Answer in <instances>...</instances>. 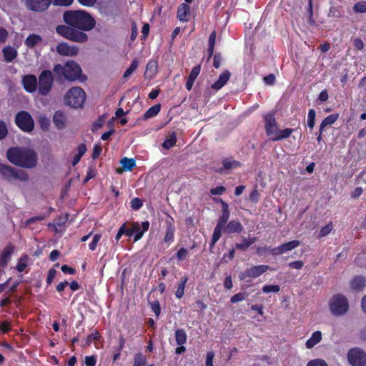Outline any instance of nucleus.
<instances>
[{"mask_svg":"<svg viewBox=\"0 0 366 366\" xmlns=\"http://www.w3.org/2000/svg\"><path fill=\"white\" fill-rule=\"evenodd\" d=\"M64 24L57 25L56 33L71 41L84 44L88 41L85 33L92 30L96 26V20L86 11L68 10L63 14Z\"/></svg>","mask_w":366,"mask_h":366,"instance_id":"obj_1","label":"nucleus"},{"mask_svg":"<svg viewBox=\"0 0 366 366\" xmlns=\"http://www.w3.org/2000/svg\"><path fill=\"white\" fill-rule=\"evenodd\" d=\"M8 160L13 164L26 169H33L37 164V154L27 147H12L6 152Z\"/></svg>","mask_w":366,"mask_h":366,"instance_id":"obj_2","label":"nucleus"},{"mask_svg":"<svg viewBox=\"0 0 366 366\" xmlns=\"http://www.w3.org/2000/svg\"><path fill=\"white\" fill-rule=\"evenodd\" d=\"M54 71L58 76H62L69 81H75L80 78L81 69L79 64L73 60L68 61L64 66L56 64L54 66Z\"/></svg>","mask_w":366,"mask_h":366,"instance_id":"obj_3","label":"nucleus"},{"mask_svg":"<svg viewBox=\"0 0 366 366\" xmlns=\"http://www.w3.org/2000/svg\"><path fill=\"white\" fill-rule=\"evenodd\" d=\"M330 312L335 317L345 315L350 309L347 298L342 294H335L328 302Z\"/></svg>","mask_w":366,"mask_h":366,"instance_id":"obj_4","label":"nucleus"},{"mask_svg":"<svg viewBox=\"0 0 366 366\" xmlns=\"http://www.w3.org/2000/svg\"><path fill=\"white\" fill-rule=\"evenodd\" d=\"M86 99L85 92L79 86L71 88L64 96V103L72 108H79Z\"/></svg>","mask_w":366,"mask_h":366,"instance_id":"obj_5","label":"nucleus"},{"mask_svg":"<svg viewBox=\"0 0 366 366\" xmlns=\"http://www.w3.org/2000/svg\"><path fill=\"white\" fill-rule=\"evenodd\" d=\"M0 174L8 182L14 180L27 182L29 180V175L25 171L17 169L6 164H0Z\"/></svg>","mask_w":366,"mask_h":366,"instance_id":"obj_6","label":"nucleus"},{"mask_svg":"<svg viewBox=\"0 0 366 366\" xmlns=\"http://www.w3.org/2000/svg\"><path fill=\"white\" fill-rule=\"evenodd\" d=\"M54 76L50 70H43L39 76L38 92L41 96H46L51 90Z\"/></svg>","mask_w":366,"mask_h":366,"instance_id":"obj_7","label":"nucleus"},{"mask_svg":"<svg viewBox=\"0 0 366 366\" xmlns=\"http://www.w3.org/2000/svg\"><path fill=\"white\" fill-rule=\"evenodd\" d=\"M15 124L21 130L25 132H31L34 128V119L26 111H20L16 114Z\"/></svg>","mask_w":366,"mask_h":366,"instance_id":"obj_8","label":"nucleus"},{"mask_svg":"<svg viewBox=\"0 0 366 366\" xmlns=\"http://www.w3.org/2000/svg\"><path fill=\"white\" fill-rule=\"evenodd\" d=\"M270 267L265 264L252 266L247 268L244 271L242 272L239 274V280H247L248 278H257L266 272Z\"/></svg>","mask_w":366,"mask_h":366,"instance_id":"obj_9","label":"nucleus"},{"mask_svg":"<svg viewBox=\"0 0 366 366\" xmlns=\"http://www.w3.org/2000/svg\"><path fill=\"white\" fill-rule=\"evenodd\" d=\"M347 359L352 366L366 365V353L360 348L350 349L347 353Z\"/></svg>","mask_w":366,"mask_h":366,"instance_id":"obj_10","label":"nucleus"},{"mask_svg":"<svg viewBox=\"0 0 366 366\" xmlns=\"http://www.w3.org/2000/svg\"><path fill=\"white\" fill-rule=\"evenodd\" d=\"M276 110H272L263 115L266 134L271 137L277 130V123L275 119Z\"/></svg>","mask_w":366,"mask_h":366,"instance_id":"obj_11","label":"nucleus"},{"mask_svg":"<svg viewBox=\"0 0 366 366\" xmlns=\"http://www.w3.org/2000/svg\"><path fill=\"white\" fill-rule=\"evenodd\" d=\"M52 0H25L26 7L34 12H43L48 9Z\"/></svg>","mask_w":366,"mask_h":366,"instance_id":"obj_12","label":"nucleus"},{"mask_svg":"<svg viewBox=\"0 0 366 366\" xmlns=\"http://www.w3.org/2000/svg\"><path fill=\"white\" fill-rule=\"evenodd\" d=\"M56 52L61 56H74L79 53V48L69 45L67 42H61L56 47Z\"/></svg>","mask_w":366,"mask_h":366,"instance_id":"obj_13","label":"nucleus"},{"mask_svg":"<svg viewBox=\"0 0 366 366\" xmlns=\"http://www.w3.org/2000/svg\"><path fill=\"white\" fill-rule=\"evenodd\" d=\"M300 244V242L298 240H292V241L283 243L277 247L272 248V254L274 256L282 254L287 252H289V251H291V250L295 249Z\"/></svg>","mask_w":366,"mask_h":366,"instance_id":"obj_14","label":"nucleus"},{"mask_svg":"<svg viewBox=\"0 0 366 366\" xmlns=\"http://www.w3.org/2000/svg\"><path fill=\"white\" fill-rule=\"evenodd\" d=\"M166 230L164 241L170 244L174 240L175 226L173 218L170 216L165 220Z\"/></svg>","mask_w":366,"mask_h":366,"instance_id":"obj_15","label":"nucleus"},{"mask_svg":"<svg viewBox=\"0 0 366 366\" xmlns=\"http://www.w3.org/2000/svg\"><path fill=\"white\" fill-rule=\"evenodd\" d=\"M24 89L29 93H34L37 89V79L34 74H27L22 78Z\"/></svg>","mask_w":366,"mask_h":366,"instance_id":"obj_16","label":"nucleus"},{"mask_svg":"<svg viewBox=\"0 0 366 366\" xmlns=\"http://www.w3.org/2000/svg\"><path fill=\"white\" fill-rule=\"evenodd\" d=\"M132 231L134 236V242H137L139 240L144 232L149 229V221H144L142 222V229L139 226V224L137 222H133L132 223Z\"/></svg>","mask_w":366,"mask_h":366,"instance_id":"obj_17","label":"nucleus"},{"mask_svg":"<svg viewBox=\"0 0 366 366\" xmlns=\"http://www.w3.org/2000/svg\"><path fill=\"white\" fill-rule=\"evenodd\" d=\"M217 202H219L222 204V215L219 217L217 225L224 227V226L229 222L230 217L229 205L222 199H219Z\"/></svg>","mask_w":366,"mask_h":366,"instance_id":"obj_18","label":"nucleus"},{"mask_svg":"<svg viewBox=\"0 0 366 366\" xmlns=\"http://www.w3.org/2000/svg\"><path fill=\"white\" fill-rule=\"evenodd\" d=\"M366 287V278L362 275L354 277L350 282V287L352 290L360 292Z\"/></svg>","mask_w":366,"mask_h":366,"instance_id":"obj_19","label":"nucleus"},{"mask_svg":"<svg viewBox=\"0 0 366 366\" xmlns=\"http://www.w3.org/2000/svg\"><path fill=\"white\" fill-rule=\"evenodd\" d=\"M243 230L244 227L238 220H231L224 227V232L227 234H240Z\"/></svg>","mask_w":366,"mask_h":366,"instance_id":"obj_20","label":"nucleus"},{"mask_svg":"<svg viewBox=\"0 0 366 366\" xmlns=\"http://www.w3.org/2000/svg\"><path fill=\"white\" fill-rule=\"evenodd\" d=\"M231 77V72L229 70H224L219 76L218 79L212 84V88L215 90L222 89Z\"/></svg>","mask_w":366,"mask_h":366,"instance_id":"obj_21","label":"nucleus"},{"mask_svg":"<svg viewBox=\"0 0 366 366\" xmlns=\"http://www.w3.org/2000/svg\"><path fill=\"white\" fill-rule=\"evenodd\" d=\"M14 252V246L12 244H9L4 250L1 252L0 254V267H5L7 266L9 261L10 260V257L11 254Z\"/></svg>","mask_w":366,"mask_h":366,"instance_id":"obj_22","label":"nucleus"},{"mask_svg":"<svg viewBox=\"0 0 366 366\" xmlns=\"http://www.w3.org/2000/svg\"><path fill=\"white\" fill-rule=\"evenodd\" d=\"M201 71V66L197 65L194 67L192 68L190 74L188 76V78L187 79L185 87L188 91H190L192 89V86L194 85V81L199 74Z\"/></svg>","mask_w":366,"mask_h":366,"instance_id":"obj_23","label":"nucleus"},{"mask_svg":"<svg viewBox=\"0 0 366 366\" xmlns=\"http://www.w3.org/2000/svg\"><path fill=\"white\" fill-rule=\"evenodd\" d=\"M53 122L58 129H63L66 126V117L62 111L55 112L53 116Z\"/></svg>","mask_w":366,"mask_h":366,"instance_id":"obj_24","label":"nucleus"},{"mask_svg":"<svg viewBox=\"0 0 366 366\" xmlns=\"http://www.w3.org/2000/svg\"><path fill=\"white\" fill-rule=\"evenodd\" d=\"M190 17V9L187 4H182L177 10V18L181 21H188Z\"/></svg>","mask_w":366,"mask_h":366,"instance_id":"obj_25","label":"nucleus"},{"mask_svg":"<svg viewBox=\"0 0 366 366\" xmlns=\"http://www.w3.org/2000/svg\"><path fill=\"white\" fill-rule=\"evenodd\" d=\"M222 167L219 169V172H223L224 170L239 168L242 166V163L237 160H231L229 158L222 159Z\"/></svg>","mask_w":366,"mask_h":366,"instance_id":"obj_26","label":"nucleus"},{"mask_svg":"<svg viewBox=\"0 0 366 366\" xmlns=\"http://www.w3.org/2000/svg\"><path fill=\"white\" fill-rule=\"evenodd\" d=\"M2 53H3L4 60L6 62H11L13 60H14L16 58V56L18 55L17 50L14 47L11 46H5L2 49Z\"/></svg>","mask_w":366,"mask_h":366,"instance_id":"obj_27","label":"nucleus"},{"mask_svg":"<svg viewBox=\"0 0 366 366\" xmlns=\"http://www.w3.org/2000/svg\"><path fill=\"white\" fill-rule=\"evenodd\" d=\"M295 129L291 128H287L282 130H277L274 134V137L272 138L274 142L275 141H282L285 139H287L291 136V134L295 132Z\"/></svg>","mask_w":366,"mask_h":366,"instance_id":"obj_28","label":"nucleus"},{"mask_svg":"<svg viewBox=\"0 0 366 366\" xmlns=\"http://www.w3.org/2000/svg\"><path fill=\"white\" fill-rule=\"evenodd\" d=\"M322 340V333L320 331H315L312 333V336L306 342V347L308 349L312 348L315 345L318 344Z\"/></svg>","mask_w":366,"mask_h":366,"instance_id":"obj_29","label":"nucleus"},{"mask_svg":"<svg viewBox=\"0 0 366 366\" xmlns=\"http://www.w3.org/2000/svg\"><path fill=\"white\" fill-rule=\"evenodd\" d=\"M41 41L42 38L41 36L36 34H31L26 37L25 44L29 48H33L38 44L41 43Z\"/></svg>","mask_w":366,"mask_h":366,"instance_id":"obj_30","label":"nucleus"},{"mask_svg":"<svg viewBox=\"0 0 366 366\" xmlns=\"http://www.w3.org/2000/svg\"><path fill=\"white\" fill-rule=\"evenodd\" d=\"M174 337L177 345H184L187 342V335L184 329H177L174 331Z\"/></svg>","mask_w":366,"mask_h":366,"instance_id":"obj_31","label":"nucleus"},{"mask_svg":"<svg viewBox=\"0 0 366 366\" xmlns=\"http://www.w3.org/2000/svg\"><path fill=\"white\" fill-rule=\"evenodd\" d=\"M339 118V114L338 113H334L332 114H330L327 117H326L321 122L320 124V130L324 131L325 128L328 126L333 124Z\"/></svg>","mask_w":366,"mask_h":366,"instance_id":"obj_32","label":"nucleus"},{"mask_svg":"<svg viewBox=\"0 0 366 366\" xmlns=\"http://www.w3.org/2000/svg\"><path fill=\"white\" fill-rule=\"evenodd\" d=\"M216 31H213L209 36L208 39V48H207V54H208V60L213 56L214 45L216 41Z\"/></svg>","mask_w":366,"mask_h":366,"instance_id":"obj_33","label":"nucleus"},{"mask_svg":"<svg viewBox=\"0 0 366 366\" xmlns=\"http://www.w3.org/2000/svg\"><path fill=\"white\" fill-rule=\"evenodd\" d=\"M188 282V277L183 276L181 277L180 282L178 285L177 289L175 291V296L177 298H182L184 294V288L187 282Z\"/></svg>","mask_w":366,"mask_h":366,"instance_id":"obj_34","label":"nucleus"},{"mask_svg":"<svg viewBox=\"0 0 366 366\" xmlns=\"http://www.w3.org/2000/svg\"><path fill=\"white\" fill-rule=\"evenodd\" d=\"M160 109H161L160 104H155V105L151 107L144 114L143 119H148L156 117L159 113Z\"/></svg>","mask_w":366,"mask_h":366,"instance_id":"obj_35","label":"nucleus"},{"mask_svg":"<svg viewBox=\"0 0 366 366\" xmlns=\"http://www.w3.org/2000/svg\"><path fill=\"white\" fill-rule=\"evenodd\" d=\"M222 229H224V227L219 225H216V227H214L212 240L211 242L209 243L210 249H212V248L215 245L217 242L220 239L222 236Z\"/></svg>","mask_w":366,"mask_h":366,"instance_id":"obj_36","label":"nucleus"},{"mask_svg":"<svg viewBox=\"0 0 366 366\" xmlns=\"http://www.w3.org/2000/svg\"><path fill=\"white\" fill-rule=\"evenodd\" d=\"M132 366H147L146 356L142 352H137L134 355Z\"/></svg>","mask_w":366,"mask_h":366,"instance_id":"obj_37","label":"nucleus"},{"mask_svg":"<svg viewBox=\"0 0 366 366\" xmlns=\"http://www.w3.org/2000/svg\"><path fill=\"white\" fill-rule=\"evenodd\" d=\"M38 123L40 128L46 132L48 131L50 127L51 121L46 114H41L38 118Z\"/></svg>","mask_w":366,"mask_h":366,"instance_id":"obj_38","label":"nucleus"},{"mask_svg":"<svg viewBox=\"0 0 366 366\" xmlns=\"http://www.w3.org/2000/svg\"><path fill=\"white\" fill-rule=\"evenodd\" d=\"M120 162L123 169L125 171H131L134 167H136V162L134 159L124 157L121 159Z\"/></svg>","mask_w":366,"mask_h":366,"instance_id":"obj_39","label":"nucleus"},{"mask_svg":"<svg viewBox=\"0 0 366 366\" xmlns=\"http://www.w3.org/2000/svg\"><path fill=\"white\" fill-rule=\"evenodd\" d=\"M177 142V135L175 132H172L168 138H167L163 144L162 147L164 149H170L171 147H174L176 144Z\"/></svg>","mask_w":366,"mask_h":366,"instance_id":"obj_40","label":"nucleus"},{"mask_svg":"<svg viewBox=\"0 0 366 366\" xmlns=\"http://www.w3.org/2000/svg\"><path fill=\"white\" fill-rule=\"evenodd\" d=\"M139 61L137 58L134 59L129 66V67L124 71L123 78H128L138 67Z\"/></svg>","mask_w":366,"mask_h":366,"instance_id":"obj_41","label":"nucleus"},{"mask_svg":"<svg viewBox=\"0 0 366 366\" xmlns=\"http://www.w3.org/2000/svg\"><path fill=\"white\" fill-rule=\"evenodd\" d=\"M27 259L28 256L26 254L22 255L16 264V270L19 272H22L25 270L26 267H27Z\"/></svg>","mask_w":366,"mask_h":366,"instance_id":"obj_42","label":"nucleus"},{"mask_svg":"<svg viewBox=\"0 0 366 366\" xmlns=\"http://www.w3.org/2000/svg\"><path fill=\"white\" fill-rule=\"evenodd\" d=\"M101 337L100 333L95 330L93 333L87 336L85 340V345L89 346L93 341H98Z\"/></svg>","mask_w":366,"mask_h":366,"instance_id":"obj_43","label":"nucleus"},{"mask_svg":"<svg viewBox=\"0 0 366 366\" xmlns=\"http://www.w3.org/2000/svg\"><path fill=\"white\" fill-rule=\"evenodd\" d=\"M353 11L355 13H366V1H360L355 4L353 6Z\"/></svg>","mask_w":366,"mask_h":366,"instance_id":"obj_44","label":"nucleus"},{"mask_svg":"<svg viewBox=\"0 0 366 366\" xmlns=\"http://www.w3.org/2000/svg\"><path fill=\"white\" fill-rule=\"evenodd\" d=\"M333 229V224L332 222L324 226L319 232L318 237L320 238L324 237L329 234Z\"/></svg>","mask_w":366,"mask_h":366,"instance_id":"obj_45","label":"nucleus"},{"mask_svg":"<svg viewBox=\"0 0 366 366\" xmlns=\"http://www.w3.org/2000/svg\"><path fill=\"white\" fill-rule=\"evenodd\" d=\"M315 111L313 109L309 110L308 116H307V126L312 129L315 124Z\"/></svg>","mask_w":366,"mask_h":366,"instance_id":"obj_46","label":"nucleus"},{"mask_svg":"<svg viewBox=\"0 0 366 366\" xmlns=\"http://www.w3.org/2000/svg\"><path fill=\"white\" fill-rule=\"evenodd\" d=\"M262 290L264 293H269V292L277 293L280 290V287L277 285H266L262 287Z\"/></svg>","mask_w":366,"mask_h":366,"instance_id":"obj_47","label":"nucleus"},{"mask_svg":"<svg viewBox=\"0 0 366 366\" xmlns=\"http://www.w3.org/2000/svg\"><path fill=\"white\" fill-rule=\"evenodd\" d=\"M130 204L132 209L137 211L142 207L143 200L139 197H135L131 200Z\"/></svg>","mask_w":366,"mask_h":366,"instance_id":"obj_48","label":"nucleus"},{"mask_svg":"<svg viewBox=\"0 0 366 366\" xmlns=\"http://www.w3.org/2000/svg\"><path fill=\"white\" fill-rule=\"evenodd\" d=\"M247 296V294L245 292H239L235 295H234L231 299L230 302L231 303H236L239 302H242L244 300H245L246 297Z\"/></svg>","mask_w":366,"mask_h":366,"instance_id":"obj_49","label":"nucleus"},{"mask_svg":"<svg viewBox=\"0 0 366 366\" xmlns=\"http://www.w3.org/2000/svg\"><path fill=\"white\" fill-rule=\"evenodd\" d=\"M152 310L154 312L155 316L158 317L161 313V307L158 300H154L149 303Z\"/></svg>","mask_w":366,"mask_h":366,"instance_id":"obj_50","label":"nucleus"},{"mask_svg":"<svg viewBox=\"0 0 366 366\" xmlns=\"http://www.w3.org/2000/svg\"><path fill=\"white\" fill-rule=\"evenodd\" d=\"M102 238L101 234H96L93 237L92 241L89 243V247L91 251H94L97 248V245Z\"/></svg>","mask_w":366,"mask_h":366,"instance_id":"obj_51","label":"nucleus"},{"mask_svg":"<svg viewBox=\"0 0 366 366\" xmlns=\"http://www.w3.org/2000/svg\"><path fill=\"white\" fill-rule=\"evenodd\" d=\"M249 244L246 240V237L242 238V241L240 243H236L234 247L236 249H239L241 251H246L249 247Z\"/></svg>","mask_w":366,"mask_h":366,"instance_id":"obj_52","label":"nucleus"},{"mask_svg":"<svg viewBox=\"0 0 366 366\" xmlns=\"http://www.w3.org/2000/svg\"><path fill=\"white\" fill-rule=\"evenodd\" d=\"M272 248H270L268 246L258 247L256 249V254L259 257H261L267 252H269L270 254H272Z\"/></svg>","mask_w":366,"mask_h":366,"instance_id":"obj_53","label":"nucleus"},{"mask_svg":"<svg viewBox=\"0 0 366 366\" xmlns=\"http://www.w3.org/2000/svg\"><path fill=\"white\" fill-rule=\"evenodd\" d=\"M104 119L103 117H99L92 124V130L93 132L98 130L104 124Z\"/></svg>","mask_w":366,"mask_h":366,"instance_id":"obj_54","label":"nucleus"},{"mask_svg":"<svg viewBox=\"0 0 366 366\" xmlns=\"http://www.w3.org/2000/svg\"><path fill=\"white\" fill-rule=\"evenodd\" d=\"M56 273H57V271L54 268H51L49 270L48 274L46 277V282L48 285H50L52 283Z\"/></svg>","mask_w":366,"mask_h":366,"instance_id":"obj_55","label":"nucleus"},{"mask_svg":"<svg viewBox=\"0 0 366 366\" xmlns=\"http://www.w3.org/2000/svg\"><path fill=\"white\" fill-rule=\"evenodd\" d=\"M307 366H328L326 362L322 359L312 360L308 362Z\"/></svg>","mask_w":366,"mask_h":366,"instance_id":"obj_56","label":"nucleus"},{"mask_svg":"<svg viewBox=\"0 0 366 366\" xmlns=\"http://www.w3.org/2000/svg\"><path fill=\"white\" fill-rule=\"evenodd\" d=\"M226 192V187L224 186H218L210 189L212 195H222Z\"/></svg>","mask_w":366,"mask_h":366,"instance_id":"obj_57","label":"nucleus"},{"mask_svg":"<svg viewBox=\"0 0 366 366\" xmlns=\"http://www.w3.org/2000/svg\"><path fill=\"white\" fill-rule=\"evenodd\" d=\"M8 134V129L4 122L0 120V139H4Z\"/></svg>","mask_w":366,"mask_h":366,"instance_id":"obj_58","label":"nucleus"},{"mask_svg":"<svg viewBox=\"0 0 366 366\" xmlns=\"http://www.w3.org/2000/svg\"><path fill=\"white\" fill-rule=\"evenodd\" d=\"M188 254V251L187 249L182 247L179 249L176 253V257L179 261H182L186 258Z\"/></svg>","mask_w":366,"mask_h":366,"instance_id":"obj_59","label":"nucleus"},{"mask_svg":"<svg viewBox=\"0 0 366 366\" xmlns=\"http://www.w3.org/2000/svg\"><path fill=\"white\" fill-rule=\"evenodd\" d=\"M86 366H95L97 363V357L95 355L86 356L84 358Z\"/></svg>","mask_w":366,"mask_h":366,"instance_id":"obj_60","label":"nucleus"},{"mask_svg":"<svg viewBox=\"0 0 366 366\" xmlns=\"http://www.w3.org/2000/svg\"><path fill=\"white\" fill-rule=\"evenodd\" d=\"M74 2V0H53L55 6H69Z\"/></svg>","mask_w":366,"mask_h":366,"instance_id":"obj_61","label":"nucleus"},{"mask_svg":"<svg viewBox=\"0 0 366 366\" xmlns=\"http://www.w3.org/2000/svg\"><path fill=\"white\" fill-rule=\"evenodd\" d=\"M149 29H150V26L148 23L144 24L142 29V34L141 36L142 40H145L147 38L149 32Z\"/></svg>","mask_w":366,"mask_h":366,"instance_id":"obj_62","label":"nucleus"},{"mask_svg":"<svg viewBox=\"0 0 366 366\" xmlns=\"http://www.w3.org/2000/svg\"><path fill=\"white\" fill-rule=\"evenodd\" d=\"M102 152V148L101 145H99V144L94 145V149H93V152H92V158L94 159L99 158Z\"/></svg>","mask_w":366,"mask_h":366,"instance_id":"obj_63","label":"nucleus"},{"mask_svg":"<svg viewBox=\"0 0 366 366\" xmlns=\"http://www.w3.org/2000/svg\"><path fill=\"white\" fill-rule=\"evenodd\" d=\"M11 330V325L9 322L4 321L0 324V330L3 333H8Z\"/></svg>","mask_w":366,"mask_h":366,"instance_id":"obj_64","label":"nucleus"}]
</instances>
